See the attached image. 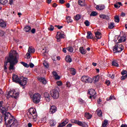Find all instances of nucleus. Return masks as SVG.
<instances>
[{"instance_id": "nucleus-1", "label": "nucleus", "mask_w": 127, "mask_h": 127, "mask_svg": "<svg viewBox=\"0 0 127 127\" xmlns=\"http://www.w3.org/2000/svg\"><path fill=\"white\" fill-rule=\"evenodd\" d=\"M4 121L6 127H17V120L9 112H6L4 115Z\"/></svg>"}, {"instance_id": "nucleus-2", "label": "nucleus", "mask_w": 127, "mask_h": 127, "mask_svg": "<svg viewBox=\"0 0 127 127\" xmlns=\"http://www.w3.org/2000/svg\"><path fill=\"white\" fill-rule=\"evenodd\" d=\"M17 55L18 54L16 53V51H13L12 52L9 53V59L8 60L9 63H10V65L9 67V70H14V64H17L18 61H17Z\"/></svg>"}, {"instance_id": "nucleus-3", "label": "nucleus", "mask_w": 127, "mask_h": 127, "mask_svg": "<svg viewBox=\"0 0 127 127\" xmlns=\"http://www.w3.org/2000/svg\"><path fill=\"white\" fill-rule=\"evenodd\" d=\"M27 115L29 119H32L34 122L37 121V112L35 108H30Z\"/></svg>"}, {"instance_id": "nucleus-4", "label": "nucleus", "mask_w": 127, "mask_h": 127, "mask_svg": "<svg viewBox=\"0 0 127 127\" xmlns=\"http://www.w3.org/2000/svg\"><path fill=\"white\" fill-rule=\"evenodd\" d=\"M124 49V46L122 44H119V43H117L114 47L113 51L114 53H120Z\"/></svg>"}, {"instance_id": "nucleus-5", "label": "nucleus", "mask_w": 127, "mask_h": 127, "mask_svg": "<svg viewBox=\"0 0 127 127\" xmlns=\"http://www.w3.org/2000/svg\"><path fill=\"white\" fill-rule=\"evenodd\" d=\"M81 81L84 83H88V84L93 83V79L87 75L82 76L81 78Z\"/></svg>"}, {"instance_id": "nucleus-6", "label": "nucleus", "mask_w": 127, "mask_h": 127, "mask_svg": "<svg viewBox=\"0 0 127 127\" xmlns=\"http://www.w3.org/2000/svg\"><path fill=\"white\" fill-rule=\"evenodd\" d=\"M41 95L39 93H35L33 96V102L35 104H38L40 102Z\"/></svg>"}, {"instance_id": "nucleus-7", "label": "nucleus", "mask_w": 127, "mask_h": 127, "mask_svg": "<svg viewBox=\"0 0 127 127\" xmlns=\"http://www.w3.org/2000/svg\"><path fill=\"white\" fill-rule=\"evenodd\" d=\"M71 123L72 124H76V125H78V126H80V127H87L88 126H87V124L84 122H80L78 120H76L72 119L70 120Z\"/></svg>"}, {"instance_id": "nucleus-8", "label": "nucleus", "mask_w": 127, "mask_h": 127, "mask_svg": "<svg viewBox=\"0 0 127 127\" xmlns=\"http://www.w3.org/2000/svg\"><path fill=\"white\" fill-rule=\"evenodd\" d=\"M51 95L54 99H58L59 98V92L57 89H53L51 91Z\"/></svg>"}, {"instance_id": "nucleus-9", "label": "nucleus", "mask_w": 127, "mask_h": 127, "mask_svg": "<svg viewBox=\"0 0 127 127\" xmlns=\"http://www.w3.org/2000/svg\"><path fill=\"white\" fill-rule=\"evenodd\" d=\"M88 94L90 95L89 96L90 99H92V98L96 99V91H95V90L93 89L89 90L88 91Z\"/></svg>"}, {"instance_id": "nucleus-10", "label": "nucleus", "mask_w": 127, "mask_h": 127, "mask_svg": "<svg viewBox=\"0 0 127 127\" xmlns=\"http://www.w3.org/2000/svg\"><path fill=\"white\" fill-rule=\"evenodd\" d=\"M12 79L13 80V82H14V83H16L17 84H19L20 80L21 79L20 78L18 77V75H15V74H13Z\"/></svg>"}, {"instance_id": "nucleus-11", "label": "nucleus", "mask_w": 127, "mask_h": 127, "mask_svg": "<svg viewBox=\"0 0 127 127\" xmlns=\"http://www.w3.org/2000/svg\"><path fill=\"white\" fill-rule=\"evenodd\" d=\"M14 94H15V90L12 89V90L7 92L6 95L7 98L9 97L13 98V97H14Z\"/></svg>"}, {"instance_id": "nucleus-12", "label": "nucleus", "mask_w": 127, "mask_h": 127, "mask_svg": "<svg viewBox=\"0 0 127 127\" xmlns=\"http://www.w3.org/2000/svg\"><path fill=\"white\" fill-rule=\"evenodd\" d=\"M27 84V78H24L22 80L20 79L19 82V84L20 86H25Z\"/></svg>"}, {"instance_id": "nucleus-13", "label": "nucleus", "mask_w": 127, "mask_h": 127, "mask_svg": "<svg viewBox=\"0 0 127 127\" xmlns=\"http://www.w3.org/2000/svg\"><path fill=\"white\" fill-rule=\"evenodd\" d=\"M64 36H65V35L62 34L60 32H58L57 34V40H60V39L64 38Z\"/></svg>"}, {"instance_id": "nucleus-14", "label": "nucleus", "mask_w": 127, "mask_h": 127, "mask_svg": "<svg viewBox=\"0 0 127 127\" xmlns=\"http://www.w3.org/2000/svg\"><path fill=\"white\" fill-rule=\"evenodd\" d=\"M106 8V6L104 4L97 5L96 6V9L97 10H104Z\"/></svg>"}, {"instance_id": "nucleus-15", "label": "nucleus", "mask_w": 127, "mask_h": 127, "mask_svg": "<svg viewBox=\"0 0 127 127\" xmlns=\"http://www.w3.org/2000/svg\"><path fill=\"white\" fill-rule=\"evenodd\" d=\"M57 111V108L55 106H52L50 109V114H54V113H56Z\"/></svg>"}, {"instance_id": "nucleus-16", "label": "nucleus", "mask_w": 127, "mask_h": 127, "mask_svg": "<svg viewBox=\"0 0 127 127\" xmlns=\"http://www.w3.org/2000/svg\"><path fill=\"white\" fill-rule=\"evenodd\" d=\"M44 96L47 102H50V95H49V93L45 92L44 93Z\"/></svg>"}, {"instance_id": "nucleus-17", "label": "nucleus", "mask_w": 127, "mask_h": 127, "mask_svg": "<svg viewBox=\"0 0 127 127\" xmlns=\"http://www.w3.org/2000/svg\"><path fill=\"white\" fill-rule=\"evenodd\" d=\"M99 17L102 18V19H106V20H109V19H110V17H109V15H108L100 14Z\"/></svg>"}, {"instance_id": "nucleus-18", "label": "nucleus", "mask_w": 127, "mask_h": 127, "mask_svg": "<svg viewBox=\"0 0 127 127\" xmlns=\"http://www.w3.org/2000/svg\"><path fill=\"white\" fill-rule=\"evenodd\" d=\"M86 38L87 39H93V34L91 31L87 32V35L86 36Z\"/></svg>"}, {"instance_id": "nucleus-19", "label": "nucleus", "mask_w": 127, "mask_h": 127, "mask_svg": "<svg viewBox=\"0 0 127 127\" xmlns=\"http://www.w3.org/2000/svg\"><path fill=\"white\" fill-rule=\"evenodd\" d=\"M95 37L97 39H101L102 38V34L101 32L97 31L95 33Z\"/></svg>"}, {"instance_id": "nucleus-20", "label": "nucleus", "mask_w": 127, "mask_h": 127, "mask_svg": "<svg viewBox=\"0 0 127 127\" xmlns=\"http://www.w3.org/2000/svg\"><path fill=\"white\" fill-rule=\"evenodd\" d=\"M78 4L80 6H85L86 3H85V0H78Z\"/></svg>"}, {"instance_id": "nucleus-21", "label": "nucleus", "mask_w": 127, "mask_h": 127, "mask_svg": "<svg viewBox=\"0 0 127 127\" xmlns=\"http://www.w3.org/2000/svg\"><path fill=\"white\" fill-rule=\"evenodd\" d=\"M0 27H2V28L6 27V23L4 22V21L2 20H0Z\"/></svg>"}, {"instance_id": "nucleus-22", "label": "nucleus", "mask_w": 127, "mask_h": 127, "mask_svg": "<svg viewBox=\"0 0 127 127\" xmlns=\"http://www.w3.org/2000/svg\"><path fill=\"white\" fill-rule=\"evenodd\" d=\"M79 52H80L81 54L85 55V54L87 53V51H86V50H84L83 47H81L79 48Z\"/></svg>"}, {"instance_id": "nucleus-23", "label": "nucleus", "mask_w": 127, "mask_h": 127, "mask_svg": "<svg viewBox=\"0 0 127 127\" xmlns=\"http://www.w3.org/2000/svg\"><path fill=\"white\" fill-rule=\"evenodd\" d=\"M65 60L67 63H71L72 62V58L69 55L65 57Z\"/></svg>"}, {"instance_id": "nucleus-24", "label": "nucleus", "mask_w": 127, "mask_h": 127, "mask_svg": "<svg viewBox=\"0 0 127 127\" xmlns=\"http://www.w3.org/2000/svg\"><path fill=\"white\" fill-rule=\"evenodd\" d=\"M127 40V38L124 36H122L121 38L118 40V43H121V42H125Z\"/></svg>"}, {"instance_id": "nucleus-25", "label": "nucleus", "mask_w": 127, "mask_h": 127, "mask_svg": "<svg viewBox=\"0 0 127 127\" xmlns=\"http://www.w3.org/2000/svg\"><path fill=\"white\" fill-rule=\"evenodd\" d=\"M30 30H31V27L29 26H27L24 28V31L25 32H30Z\"/></svg>"}, {"instance_id": "nucleus-26", "label": "nucleus", "mask_w": 127, "mask_h": 127, "mask_svg": "<svg viewBox=\"0 0 127 127\" xmlns=\"http://www.w3.org/2000/svg\"><path fill=\"white\" fill-rule=\"evenodd\" d=\"M85 118H86L88 120H90V119H92V115L90 114L89 113H86L84 115Z\"/></svg>"}, {"instance_id": "nucleus-27", "label": "nucleus", "mask_w": 127, "mask_h": 127, "mask_svg": "<svg viewBox=\"0 0 127 127\" xmlns=\"http://www.w3.org/2000/svg\"><path fill=\"white\" fill-rule=\"evenodd\" d=\"M50 124L51 125V127H54L56 125L57 123L54 120H52L50 121Z\"/></svg>"}, {"instance_id": "nucleus-28", "label": "nucleus", "mask_w": 127, "mask_h": 127, "mask_svg": "<svg viewBox=\"0 0 127 127\" xmlns=\"http://www.w3.org/2000/svg\"><path fill=\"white\" fill-rule=\"evenodd\" d=\"M96 113L97 114V116H98L99 117H103V113H102V110L97 109L96 110Z\"/></svg>"}, {"instance_id": "nucleus-29", "label": "nucleus", "mask_w": 127, "mask_h": 127, "mask_svg": "<svg viewBox=\"0 0 127 127\" xmlns=\"http://www.w3.org/2000/svg\"><path fill=\"white\" fill-rule=\"evenodd\" d=\"M70 72L71 75H76V69H75V68H70Z\"/></svg>"}, {"instance_id": "nucleus-30", "label": "nucleus", "mask_w": 127, "mask_h": 127, "mask_svg": "<svg viewBox=\"0 0 127 127\" xmlns=\"http://www.w3.org/2000/svg\"><path fill=\"white\" fill-rule=\"evenodd\" d=\"M28 51L30 53H34V52H35V50L34 48H33L32 47H29Z\"/></svg>"}, {"instance_id": "nucleus-31", "label": "nucleus", "mask_w": 127, "mask_h": 127, "mask_svg": "<svg viewBox=\"0 0 127 127\" xmlns=\"http://www.w3.org/2000/svg\"><path fill=\"white\" fill-rule=\"evenodd\" d=\"M39 81H40V82H41V83H43V84H46L47 83L46 79H45V78L43 77H41L39 78Z\"/></svg>"}, {"instance_id": "nucleus-32", "label": "nucleus", "mask_w": 127, "mask_h": 127, "mask_svg": "<svg viewBox=\"0 0 127 127\" xmlns=\"http://www.w3.org/2000/svg\"><path fill=\"white\" fill-rule=\"evenodd\" d=\"M109 24L108 28H109V29H113V28L115 27V23L114 22H111L110 23V24Z\"/></svg>"}, {"instance_id": "nucleus-33", "label": "nucleus", "mask_w": 127, "mask_h": 127, "mask_svg": "<svg viewBox=\"0 0 127 127\" xmlns=\"http://www.w3.org/2000/svg\"><path fill=\"white\" fill-rule=\"evenodd\" d=\"M108 120H104V122H103L102 123V126L103 127H107V125H108Z\"/></svg>"}, {"instance_id": "nucleus-34", "label": "nucleus", "mask_w": 127, "mask_h": 127, "mask_svg": "<svg viewBox=\"0 0 127 127\" xmlns=\"http://www.w3.org/2000/svg\"><path fill=\"white\" fill-rule=\"evenodd\" d=\"M20 63L22 64V65H23V66H24V67H25L26 68H28V67H29V65L24 62H21Z\"/></svg>"}, {"instance_id": "nucleus-35", "label": "nucleus", "mask_w": 127, "mask_h": 127, "mask_svg": "<svg viewBox=\"0 0 127 127\" xmlns=\"http://www.w3.org/2000/svg\"><path fill=\"white\" fill-rule=\"evenodd\" d=\"M93 81H94V83H97L99 81V75L96 76H94L93 78Z\"/></svg>"}, {"instance_id": "nucleus-36", "label": "nucleus", "mask_w": 127, "mask_h": 127, "mask_svg": "<svg viewBox=\"0 0 127 127\" xmlns=\"http://www.w3.org/2000/svg\"><path fill=\"white\" fill-rule=\"evenodd\" d=\"M80 19H81V15L79 14H76L74 17V19L75 20H79Z\"/></svg>"}, {"instance_id": "nucleus-37", "label": "nucleus", "mask_w": 127, "mask_h": 127, "mask_svg": "<svg viewBox=\"0 0 127 127\" xmlns=\"http://www.w3.org/2000/svg\"><path fill=\"white\" fill-rule=\"evenodd\" d=\"M90 15V16H97V15H98V13H97L95 11H93L92 12H91Z\"/></svg>"}, {"instance_id": "nucleus-38", "label": "nucleus", "mask_w": 127, "mask_h": 127, "mask_svg": "<svg viewBox=\"0 0 127 127\" xmlns=\"http://www.w3.org/2000/svg\"><path fill=\"white\" fill-rule=\"evenodd\" d=\"M112 66H115V67H119V64L117 62L114 61L112 63Z\"/></svg>"}, {"instance_id": "nucleus-39", "label": "nucleus", "mask_w": 127, "mask_h": 127, "mask_svg": "<svg viewBox=\"0 0 127 127\" xmlns=\"http://www.w3.org/2000/svg\"><path fill=\"white\" fill-rule=\"evenodd\" d=\"M66 50H67V51H69V52H73L74 49L72 47H68L66 48Z\"/></svg>"}, {"instance_id": "nucleus-40", "label": "nucleus", "mask_w": 127, "mask_h": 127, "mask_svg": "<svg viewBox=\"0 0 127 127\" xmlns=\"http://www.w3.org/2000/svg\"><path fill=\"white\" fill-rule=\"evenodd\" d=\"M115 20V22H117L118 23V22H120V17H119V16L118 15H116L114 17Z\"/></svg>"}, {"instance_id": "nucleus-41", "label": "nucleus", "mask_w": 127, "mask_h": 127, "mask_svg": "<svg viewBox=\"0 0 127 127\" xmlns=\"http://www.w3.org/2000/svg\"><path fill=\"white\" fill-rule=\"evenodd\" d=\"M43 65L44 66L47 68H49V64H48V63H47V62H46V61H44L43 62Z\"/></svg>"}, {"instance_id": "nucleus-42", "label": "nucleus", "mask_w": 127, "mask_h": 127, "mask_svg": "<svg viewBox=\"0 0 127 127\" xmlns=\"http://www.w3.org/2000/svg\"><path fill=\"white\" fill-rule=\"evenodd\" d=\"M7 1H8L7 0H0V3L1 4H6Z\"/></svg>"}, {"instance_id": "nucleus-43", "label": "nucleus", "mask_w": 127, "mask_h": 127, "mask_svg": "<svg viewBox=\"0 0 127 127\" xmlns=\"http://www.w3.org/2000/svg\"><path fill=\"white\" fill-rule=\"evenodd\" d=\"M50 31H53L54 30V27L52 25H50V27L48 28Z\"/></svg>"}, {"instance_id": "nucleus-44", "label": "nucleus", "mask_w": 127, "mask_h": 127, "mask_svg": "<svg viewBox=\"0 0 127 127\" xmlns=\"http://www.w3.org/2000/svg\"><path fill=\"white\" fill-rule=\"evenodd\" d=\"M66 125L65 123L63 122L62 123H60L58 127H65Z\"/></svg>"}, {"instance_id": "nucleus-45", "label": "nucleus", "mask_w": 127, "mask_h": 127, "mask_svg": "<svg viewBox=\"0 0 127 127\" xmlns=\"http://www.w3.org/2000/svg\"><path fill=\"white\" fill-rule=\"evenodd\" d=\"M42 52L43 53V55H44V56H45L46 53H47V50H46V48L43 49L42 51Z\"/></svg>"}, {"instance_id": "nucleus-46", "label": "nucleus", "mask_w": 127, "mask_h": 127, "mask_svg": "<svg viewBox=\"0 0 127 127\" xmlns=\"http://www.w3.org/2000/svg\"><path fill=\"white\" fill-rule=\"evenodd\" d=\"M19 95V93L18 92H15L14 94V99H16L17 98V97H18Z\"/></svg>"}, {"instance_id": "nucleus-47", "label": "nucleus", "mask_w": 127, "mask_h": 127, "mask_svg": "<svg viewBox=\"0 0 127 127\" xmlns=\"http://www.w3.org/2000/svg\"><path fill=\"white\" fill-rule=\"evenodd\" d=\"M9 54L8 58L7 59L6 62H4V66H7V63H9V62H8V61H9Z\"/></svg>"}, {"instance_id": "nucleus-48", "label": "nucleus", "mask_w": 127, "mask_h": 127, "mask_svg": "<svg viewBox=\"0 0 127 127\" xmlns=\"http://www.w3.org/2000/svg\"><path fill=\"white\" fill-rule=\"evenodd\" d=\"M84 24L85 25H86V26H90V22H89L88 20H86L84 22Z\"/></svg>"}, {"instance_id": "nucleus-49", "label": "nucleus", "mask_w": 127, "mask_h": 127, "mask_svg": "<svg viewBox=\"0 0 127 127\" xmlns=\"http://www.w3.org/2000/svg\"><path fill=\"white\" fill-rule=\"evenodd\" d=\"M126 78H127V74H126L125 75H123L122 77H121V80L122 81H124V80H126Z\"/></svg>"}, {"instance_id": "nucleus-50", "label": "nucleus", "mask_w": 127, "mask_h": 127, "mask_svg": "<svg viewBox=\"0 0 127 127\" xmlns=\"http://www.w3.org/2000/svg\"><path fill=\"white\" fill-rule=\"evenodd\" d=\"M127 74V71L126 70H123L121 72V74L122 75H126Z\"/></svg>"}, {"instance_id": "nucleus-51", "label": "nucleus", "mask_w": 127, "mask_h": 127, "mask_svg": "<svg viewBox=\"0 0 127 127\" xmlns=\"http://www.w3.org/2000/svg\"><path fill=\"white\" fill-rule=\"evenodd\" d=\"M66 87H67V88H70L71 87V83H70V82H66Z\"/></svg>"}, {"instance_id": "nucleus-52", "label": "nucleus", "mask_w": 127, "mask_h": 127, "mask_svg": "<svg viewBox=\"0 0 127 127\" xmlns=\"http://www.w3.org/2000/svg\"><path fill=\"white\" fill-rule=\"evenodd\" d=\"M67 21L68 23H69V22H72V19H71V18L70 17H68L67 18Z\"/></svg>"}, {"instance_id": "nucleus-53", "label": "nucleus", "mask_w": 127, "mask_h": 127, "mask_svg": "<svg viewBox=\"0 0 127 127\" xmlns=\"http://www.w3.org/2000/svg\"><path fill=\"white\" fill-rule=\"evenodd\" d=\"M4 35V32L2 30H0V36H3Z\"/></svg>"}, {"instance_id": "nucleus-54", "label": "nucleus", "mask_w": 127, "mask_h": 127, "mask_svg": "<svg viewBox=\"0 0 127 127\" xmlns=\"http://www.w3.org/2000/svg\"><path fill=\"white\" fill-rule=\"evenodd\" d=\"M55 27H57L58 29H61V28H63V26H60V25H56L55 26Z\"/></svg>"}, {"instance_id": "nucleus-55", "label": "nucleus", "mask_w": 127, "mask_h": 127, "mask_svg": "<svg viewBox=\"0 0 127 127\" xmlns=\"http://www.w3.org/2000/svg\"><path fill=\"white\" fill-rule=\"evenodd\" d=\"M57 84L58 86H62V82L61 81H58L57 82Z\"/></svg>"}, {"instance_id": "nucleus-56", "label": "nucleus", "mask_w": 127, "mask_h": 127, "mask_svg": "<svg viewBox=\"0 0 127 127\" xmlns=\"http://www.w3.org/2000/svg\"><path fill=\"white\" fill-rule=\"evenodd\" d=\"M60 78H61V77H60V76L58 75V74L57 75H56V76H55V79L56 80H59L60 79Z\"/></svg>"}, {"instance_id": "nucleus-57", "label": "nucleus", "mask_w": 127, "mask_h": 127, "mask_svg": "<svg viewBox=\"0 0 127 127\" xmlns=\"http://www.w3.org/2000/svg\"><path fill=\"white\" fill-rule=\"evenodd\" d=\"M27 56V59H30V53H27L26 54Z\"/></svg>"}, {"instance_id": "nucleus-58", "label": "nucleus", "mask_w": 127, "mask_h": 127, "mask_svg": "<svg viewBox=\"0 0 127 127\" xmlns=\"http://www.w3.org/2000/svg\"><path fill=\"white\" fill-rule=\"evenodd\" d=\"M59 3H61L62 4H63L64 3H65V0H59Z\"/></svg>"}, {"instance_id": "nucleus-59", "label": "nucleus", "mask_w": 127, "mask_h": 127, "mask_svg": "<svg viewBox=\"0 0 127 127\" xmlns=\"http://www.w3.org/2000/svg\"><path fill=\"white\" fill-rule=\"evenodd\" d=\"M114 7L116 8H119L120 7H121L120 6H119V4H118V3H116V4H114Z\"/></svg>"}, {"instance_id": "nucleus-60", "label": "nucleus", "mask_w": 127, "mask_h": 127, "mask_svg": "<svg viewBox=\"0 0 127 127\" xmlns=\"http://www.w3.org/2000/svg\"><path fill=\"white\" fill-rule=\"evenodd\" d=\"M36 32V29H35V28H33L31 30V32L33 34L35 33V32Z\"/></svg>"}, {"instance_id": "nucleus-61", "label": "nucleus", "mask_w": 127, "mask_h": 127, "mask_svg": "<svg viewBox=\"0 0 127 127\" xmlns=\"http://www.w3.org/2000/svg\"><path fill=\"white\" fill-rule=\"evenodd\" d=\"M53 75L55 76L56 77L58 75V73H57V72L56 71H53Z\"/></svg>"}, {"instance_id": "nucleus-62", "label": "nucleus", "mask_w": 127, "mask_h": 127, "mask_svg": "<svg viewBox=\"0 0 127 127\" xmlns=\"http://www.w3.org/2000/svg\"><path fill=\"white\" fill-rule=\"evenodd\" d=\"M64 123L65 124V125H67L69 123V120H68L67 119H65L64 121H63Z\"/></svg>"}, {"instance_id": "nucleus-63", "label": "nucleus", "mask_w": 127, "mask_h": 127, "mask_svg": "<svg viewBox=\"0 0 127 127\" xmlns=\"http://www.w3.org/2000/svg\"><path fill=\"white\" fill-rule=\"evenodd\" d=\"M106 84L107 85V86H110V85L111 84V81H110V80H107L106 82Z\"/></svg>"}, {"instance_id": "nucleus-64", "label": "nucleus", "mask_w": 127, "mask_h": 127, "mask_svg": "<svg viewBox=\"0 0 127 127\" xmlns=\"http://www.w3.org/2000/svg\"><path fill=\"white\" fill-rule=\"evenodd\" d=\"M29 67H30V68H33V67H34V64H32V63H31L29 64Z\"/></svg>"}]
</instances>
